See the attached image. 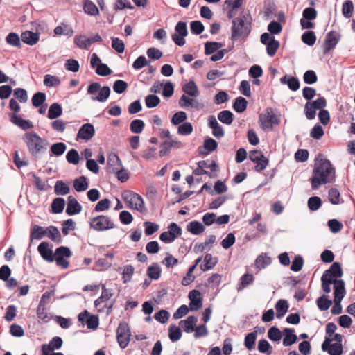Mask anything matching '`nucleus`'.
I'll use <instances>...</instances> for the list:
<instances>
[{"instance_id":"obj_4","label":"nucleus","mask_w":355,"mask_h":355,"mask_svg":"<svg viewBox=\"0 0 355 355\" xmlns=\"http://www.w3.org/2000/svg\"><path fill=\"white\" fill-rule=\"evenodd\" d=\"M122 198L128 204L130 208L136 209L141 213L145 211L144 202L140 195L128 190L123 192Z\"/></svg>"},{"instance_id":"obj_24","label":"nucleus","mask_w":355,"mask_h":355,"mask_svg":"<svg viewBox=\"0 0 355 355\" xmlns=\"http://www.w3.org/2000/svg\"><path fill=\"white\" fill-rule=\"evenodd\" d=\"M187 230L192 234L199 235L205 231V227L200 222L193 220L187 225Z\"/></svg>"},{"instance_id":"obj_10","label":"nucleus","mask_w":355,"mask_h":355,"mask_svg":"<svg viewBox=\"0 0 355 355\" xmlns=\"http://www.w3.org/2000/svg\"><path fill=\"white\" fill-rule=\"evenodd\" d=\"M175 33L172 35L173 41L179 46H183L185 44L184 37L188 34L187 23L184 21L178 22L175 27Z\"/></svg>"},{"instance_id":"obj_27","label":"nucleus","mask_w":355,"mask_h":355,"mask_svg":"<svg viewBox=\"0 0 355 355\" xmlns=\"http://www.w3.org/2000/svg\"><path fill=\"white\" fill-rule=\"evenodd\" d=\"M62 114V106L58 103H53L49 107L48 111V118L50 119H55Z\"/></svg>"},{"instance_id":"obj_6","label":"nucleus","mask_w":355,"mask_h":355,"mask_svg":"<svg viewBox=\"0 0 355 355\" xmlns=\"http://www.w3.org/2000/svg\"><path fill=\"white\" fill-rule=\"evenodd\" d=\"M327 106V100L324 96H320L313 101H307L304 105V114L309 120L315 117L317 110H322Z\"/></svg>"},{"instance_id":"obj_34","label":"nucleus","mask_w":355,"mask_h":355,"mask_svg":"<svg viewBox=\"0 0 355 355\" xmlns=\"http://www.w3.org/2000/svg\"><path fill=\"white\" fill-rule=\"evenodd\" d=\"M271 263V258L266 254L259 255L255 260V266L257 268H265Z\"/></svg>"},{"instance_id":"obj_9","label":"nucleus","mask_w":355,"mask_h":355,"mask_svg":"<svg viewBox=\"0 0 355 355\" xmlns=\"http://www.w3.org/2000/svg\"><path fill=\"white\" fill-rule=\"evenodd\" d=\"M249 159L252 162L257 164L254 169L259 173L263 171L269 163L268 159H267L263 153L259 150H251L249 153Z\"/></svg>"},{"instance_id":"obj_41","label":"nucleus","mask_w":355,"mask_h":355,"mask_svg":"<svg viewBox=\"0 0 355 355\" xmlns=\"http://www.w3.org/2000/svg\"><path fill=\"white\" fill-rule=\"evenodd\" d=\"M326 272L330 273L335 279L340 278L343 275L341 265L338 262L333 263L330 268L326 270Z\"/></svg>"},{"instance_id":"obj_25","label":"nucleus","mask_w":355,"mask_h":355,"mask_svg":"<svg viewBox=\"0 0 355 355\" xmlns=\"http://www.w3.org/2000/svg\"><path fill=\"white\" fill-rule=\"evenodd\" d=\"M46 227L44 228L42 226L35 225L31 231V240L33 239L40 240L43 237L46 236Z\"/></svg>"},{"instance_id":"obj_16","label":"nucleus","mask_w":355,"mask_h":355,"mask_svg":"<svg viewBox=\"0 0 355 355\" xmlns=\"http://www.w3.org/2000/svg\"><path fill=\"white\" fill-rule=\"evenodd\" d=\"M218 143L212 138H207L204 141V146L198 147L200 155H207L209 152H212L217 148Z\"/></svg>"},{"instance_id":"obj_61","label":"nucleus","mask_w":355,"mask_h":355,"mask_svg":"<svg viewBox=\"0 0 355 355\" xmlns=\"http://www.w3.org/2000/svg\"><path fill=\"white\" fill-rule=\"evenodd\" d=\"M268 338L275 342H279L282 338V332L276 327H272L268 331Z\"/></svg>"},{"instance_id":"obj_36","label":"nucleus","mask_w":355,"mask_h":355,"mask_svg":"<svg viewBox=\"0 0 355 355\" xmlns=\"http://www.w3.org/2000/svg\"><path fill=\"white\" fill-rule=\"evenodd\" d=\"M110 94V88L108 86L101 87L97 96H92L93 101L105 102L109 98Z\"/></svg>"},{"instance_id":"obj_2","label":"nucleus","mask_w":355,"mask_h":355,"mask_svg":"<svg viewBox=\"0 0 355 355\" xmlns=\"http://www.w3.org/2000/svg\"><path fill=\"white\" fill-rule=\"evenodd\" d=\"M23 139L26 144L29 153L35 157H38L44 153L49 144L46 139H42L35 132L25 133Z\"/></svg>"},{"instance_id":"obj_31","label":"nucleus","mask_w":355,"mask_h":355,"mask_svg":"<svg viewBox=\"0 0 355 355\" xmlns=\"http://www.w3.org/2000/svg\"><path fill=\"white\" fill-rule=\"evenodd\" d=\"M183 92L191 96L196 97L198 95V89L193 80H190L182 87Z\"/></svg>"},{"instance_id":"obj_13","label":"nucleus","mask_w":355,"mask_h":355,"mask_svg":"<svg viewBox=\"0 0 355 355\" xmlns=\"http://www.w3.org/2000/svg\"><path fill=\"white\" fill-rule=\"evenodd\" d=\"M95 134V129L92 123H85L79 129L77 133V139L88 141L91 139Z\"/></svg>"},{"instance_id":"obj_20","label":"nucleus","mask_w":355,"mask_h":355,"mask_svg":"<svg viewBox=\"0 0 355 355\" xmlns=\"http://www.w3.org/2000/svg\"><path fill=\"white\" fill-rule=\"evenodd\" d=\"M282 84H287L288 88L292 91H297L300 86V81L297 78L285 75L280 79Z\"/></svg>"},{"instance_id":"obj_56","label":"nucleus","mask_w":355,"mask_h":355,"mask_svg":"<svg viewBox=\"0 0 355 355\" xmlns=\"http://www.w3.org/2000/svg\"><path fill=\"white\" fill-rule=\"evenodd\" d=\"M32 104L35 107H39L46 101V94L44 92H38L32 97Z\"/></svg>"},{"instance_id":"obj_37","label":"nucleus","mask_w":355,"mask_h":355,"mask_svg":"<svg viewBox=\"0 0 355 355\" xmlns=\"http://www.w3.org/2000/svg\"><path fill=\"white\" fill-rule=\"evenodd\" d=\"M218 119L224 124L231 125L234 120V115L229 110H223L218 114Z\"/></svg>"},{"instance_id":"obj_57","label":"nucleus","mask_w":355,"mask_h":355,"mask_svg":"<svg viewBox=\"0 0 355 355\" xmlns=\"http://www.w3.org/2000/svg\"><path fill=\"white\" fill-rule=\"evenodd\" d=\"M67 146L65 144L62 142H58L53 144L51 146V152L53 155L55 156H60L62 155L64 151L66 150Z\"/></svg>"},{"instance_id":"obj_52","label":"nucleus","mask_w":355,"mask_h":355,"mask_svg":"<svg viewBox=\"0 0 355 355\" xmlns=\"http://www.w3.org/2000/svg\"><path fill=\"white\" fill-rule=\"evenodd\" d=\"M257 339V332L253 331L248 334L245 337L244 345L245 347L251 350L254 347L255 341Z\"/></svg>"},{"instance_id":"obj_45","label":"nucleus","mask_w":355,"mask_h":355,"mask_svg":"<svg viewBox=\"0 0 355 355\" xmlns=\"http://www.w3.org/2000/svg\"><path fill=\"white\" fill-rule=\"evenodd\" d=\"M63 341L59 336L53 337L49 344H44V349L55 350L61 348Z\"/></svg>"},{"instance_id":"obj_60","label":"nucleus","mask_w":355,"mask_h":355,"mask_svg":"<svg viewBox=\"0 0 355 355\" xmlns=\"http://www.w3.org/2000/svg\"><path fill=\"white\" fill-rule=\"evenodd\" d=\"M304 82L307 85H312L317 82L318 76L313 70L306 71L303 76Z\"/></svg>"},{"instance_id":"obj_40","label":"nucleus","mask_w":355,"mask_h":355,"mask_svg":"<svg viewBox=\"0 0 355 355\" xmlns=\"http://www.w3.org/2000/svg\"><path fill=\"white\" fill-rule=\"evenodd\" d=\"M247 105L248 101L246 99L243 97L239 96L235 99L233 104V108L236 112L241 113L246 110Z\"/></svg>"},{"instance_id":"obj_54","label":"nucleus","mask_w":355,"mask_h":355,"mask_svg":"<svg viewBox=\"0 0 355 355\" xmlns=\"http://www.w3.org/2000/svg\"><path fill=\"white\" fill-rule=\"evenodd\" d=\"M44 84L49 87H55L60 85V80L55 76L47 74L44 76Z\"/></svg>"},{"instance_id":"obj_33","label":"nucleus","mask_w":355,"mask_h":355,"mask_svg":"<svg viewBox=\"0 0 355 355\" xmlns=\"http://www.w3.org/2000/svg\"><path fill=\"white\" fill-rule=\"evenodd\" d=\"M162 270L158 263H153L147 269V275L152 279L157 280L160 277Z\"/></svg>"},{"instance_id":"obj_8","label":"nucleus","mask_w":355,"mask_h":355,"mask_svg":"<svg viewBox=\"0 0 355 355\" xmlns=\"http://www.w3.org/2000/svg\"><path fill=\"white\" fill-rule=\"evenodd\" d=\"M259 122L263 130H272L274 124H278V116L273 113L272 108H267L265 113L259 115Z\"/></svg>"},{"instance_id":"obj_50","label":"nucleus","mask_w":355,"mask_h":355,"mask_svg":"<svg viewBox=\"0 0 355 355\" xmlns=\"http://www.w3.org/2000/svg\"><path fill=\"white\" fill-rule=\"evenodd\" d=\"M317 306L320 311H327L332 304V301L329 300L324 295L318 298Z\"/></svg>"},{"instance_id":"obj_30","label":"nucleus","mask_w":355,"mask_h":355,"mask_svg":"<svg viewBox=\"0 0 355 355\" xmlns=\"http://www.w3.org/2000/svg\"><path fill=\"white\" fill-rule=\"evenodd\" d=\"M277 318H282L288 311V304L285 300H279L275 304Z\"/></svg>"},{"instance_id":"obj_32","label":"nucleus","mask_w":355,"mask_h":355,"mask_svg":"<svg viewBox=\"0 0 355 355\" xmlns=\"http://www.w3.org/2000/svg\"><path fill=\"white\" fill-rule=\"evenodd\" d=\"M102 293L101 296L94 301V306H98L103 302L107 301L112 296V293L110 290L107 289L104 284H102Z\"/></svg>"},{"instance_id":"obj_43","label":"nucleus","mask_w":355,"mask_h":355,"mask_svg":"<svg viewBox=\"0 0 355 355\" xmlns=\"http://www.w3.org/2000/svg\"><path fill=\"white\" fill-rule=\"evenodd\" d=\"M74 43L82 49H89L90 47L89 40L85 35H76L74 38Z\"/></svg>"},{"instance_id":"obj_28","label":"nucleus","mask_w":355,"mask_h":355,"mask_svg":"<svg viewBox=\"0 0 355 355\" xmlns=\"http://www.w3.org/2000/svg\"><path fill=\"white\" fill-rule=\"evenodd\" d=\"M216 241V236L210 235L204 243H198L194 246V250L196 252H203L207 248L209 250L212 247L213 243Z\"/></svg>"},{"instance_id":"obj_55","label":"nucleus","mask_w":355,"mask_h":355,"mask_svg":"<svg viewBox=\"0 0 355 355\" xmlns=\"http://www.w3.org/2000/svg\"><path fill=\"white\" fill-rule=\"evenodd\" d=\"M144 122L141 119L133 120L130 125V131L133 133H141L144 128Z\"/></svg>"},{"instance_id":"obj_3","label":"nucleus","mask_w":355,"mask_h":355,"mask_svg":"<svg viewBox=\"0 0 355 355\" xmlns=\"http://www.w3.org/2000/svg\"><path fill=\"white\" fill-rule=\"evenodd\" d=\"M245 17H237L233 19L231 40H236L238 37H246L250 33V24L245 22Z\"/></svg>"},{"instance_id":"obj_42","label":"nucleus","mask_w":355,"mask_h":355,"mask_svg":"<svg viewBox=\"0 0 355 355\" xmlns=\"http://www.w3.org/2000/svg\"><path fill=\"white\" fill-rule=\"evenodd\" d=\"M54 33L58 35H64L71 37L73 34V30L69 26L62 24L54 28Z\"/></svg>"},{"instance_id":"obj_49","label":"nucleus","mask_w":355,"mask_h":355,"mask_svg":"<svg viewBox=\"0 0 355 355\" xmlns=\"http://www.w3.org/2000/svg\"><path fill=\"white\" fill-rule=\"evenodd\" d=\"M302 41L308 46H313L316 41L315 33L312 31H307L302 35Z\"/></svg>"},{"instance_id":"obj_5","label":"nucleus","mask_w":355,"mask_h":355,"mask_svg":"<svg viewBox=\"0 0 355 355\" xmlns=\"http://www.w3.org/2000/svg\"><path fill=\"white\" fill-rule=\"evenodd\" d=\"M89 226L98 232H103L113 229L115 227L111 218L105 215H100L92 218L89 221Z\"/></svg>"},{"instance_id":"obj_21","label":"nucleus","mask_w":355,"mask_h":355,"mask_svg":"<svg viewBox=\"0 0 355 355\" xmlns=\"http://www.w3.org/2000/svg\"><path fill=\"white\" fill-rule=\"evenodd\" d=\"M198 319L194 315L189 316L186 320H181L180 325L183 327L184 331L187 333H190L195 329Z\"/></svg>"},{"instance_id":"obj_38","label":"nucleus","mask_w":355,"mask_h":355,"mask_svg":"<svg viewBox=\"0 0 355 355\" xmlns=\"http://www.w3.org/2000/svg\"><path fill=\"white\" fill-rule=\"evenodd\" d=\"M223 44L217 42H207L205 44V55H211L216 52L223 47Z\"/></svg>"},{"instance_id":"obj_53","label":"nucleus","mask_w":355,"mask_h":355,"mask_svg":"<svg viewBox=\"0 0 355 355\" xmlns=\"http://www.w3.org/2000/svg\"><path fill=\"white\" fill-rule=\"evenodd\" d=\"M307 205L311 211H317L322 205V200L320 197L312 196L309 198Z\"/></svg>"},{"instance_id":"obj_18","label":"nucleus","mask_w":355,"mask_h":355,"mask_svg":"<svg viewBox=\"0 0 355 355\" xmlns=\"http://www.w3.org/2000/svg\"><path fill=\"white\" fill-rule=\"evenodd\" d=\"M345 293V282L343 279L335 280L334 285V300L342 301Z\"/></svg>"},{"instance_id":"obj_7","label":"nucleus","mask_w":355,"mask_h":355,"mask_svg":"<svg viewBox=\"0 0 355 355\" xmlns=\"http://www.w3.org/2000/svg\"><path fill=\"white\" fill-rule=\"evenodd\" d=\"M130 338V331L126 322L122 321L119 323L116 329L117 342L121 349H125Z\"/></svg>"},{"instance_id":"obj_64","label":"nucleus","mask_w":355,"mask_h":355,"mask_svg":"<svg viewBox=\"0 0 355 355\" xmlns=\"http://www.w3.org/2000/svg\"><path fill=\"white\" fill-rule=\"evenodd\" d=\"M258 350L261 353L270 354L272 349L268 340L266 339H261L258 343Z\"/></svg>"},{"instance_id":"obj_17","label":"nucleus","mask_w":355,"mask_h":355,"mask_svg":"<svg viewBox=\"0 0 355 355\" xmlns=\"http://www.w3.org/2000/svg\"><path fill=\"white\" fill-rule=\"evenodd\" d=\"M182 146V142L177 140L166 141L161 145L159 155L161 157L166 156L168 154L171 148H181Z\"/></svg>"},{"instance_id":"obj_11","label":"nucleus","mask_w":355,"mask_h":355,"mask_svg":"<svg viewBox=\"0 0 355 355\" xmlns=\"http://www.w3.org/2000/svg\"><path fill=\"white\" fill-rule=\"evenodd\" d=\"M340 39V34L335 31L329 32L325 38L323 53L327 54L336 47Z\"/></svg>"},{"instance_id":"obj_39","label":"nucleus","mask_w":355,"mask_h":355,"mask_svg":"<svg viewBox=\"0 0 355 355\" xmlns=\"http://www.w3.org/2000/svg\"><path fill=\"white\" fill-rule=\"evenodd\" d=\"M83 10L85 12L91 16L98 15L99 13L97 6L91 1L85 0L84 2Z\"/></svg>"},{"instance_id":"obj_15","label":"nucleus","mask_w":355,"mask_h":355,"mask_svg":"<svg viewBox=\"0 0 355 355\" xmlns=\"http://www.w3.org/2000/svg\"><path fill=\"white\" fill-rule=\"evenodd\" d=\"M49 243L42 242L37 247V250L42 259L48 262H53L55 255L53 250L49 248Z\"/></svg>"},{"instance_id":"obj_48","label":"nucleus","mask_w":355,"mask_h":355,"mask_svg":"<svg viewBox=\"0 0 355 355\" xmlns=\"http://www.w3.org/2000/svg\"><path fill=\"white\" fill-rule=\"evenodd\" d=\"M354 12V4L351 0H346L343 3L342 13L345 18H350Z\"/></svg>"},{"instance_id":"obj_1","label":"nucleus","mask_w":355,"mask_h":355,"mask_svg":"<svg viewBox=\"0 0 355 355\" xmlns=\"http://www.w3.org/2000/svg\"><path fill=\"white\" fill-rule=\"evenodd\" d=\"M313 173L311 178L313 189H318L321 184L331 182L335 178V169L330 161L326 159H315Z\"/></svg>"},{"instance_id":"obj_22","label":"nucleus","mask_w":355,"mask_h":355,"mask_svg":"<svg viewBox=\"0 0 355 355\" xmlns=\"http://www.w3.org/2000/svg\"><path fill=\"white\" fill-rule=\"evenodd\" d=\"M46 236L57 243H60L62 241L61 234L55 226L51 225L46 227Z\"/></svg>"},{"instance_id":"obj_63","label":"nucleus","mask_w":355,"mask_h":355,"mask_svg":"<svg viewBox=\"0 0 355 355\" xmlns=\"http://www.w3.org/2000/svg\"><path fill=\"white\" fill-rule=\"evenodd\" d=\"M145 103L147 107L153 108L159 104L160 99L155 94H150L146 97Z\"/></svg>"},{"instance_id":"obj_29","label":"nucleus","mask_w":355,"mask_h":355,"mask_svg":"<svg viewBox=\"0 0 355 355\" xmlns=\"http://www.w3.org/2000/svg\"><path fill=\"white\" fill-rule=\"evenodd\" d=\"M89 184L87 181V178L84 175L76 178L73 181V187L78 192L85 191L87 189Z\"/></svg>"},{"instance_id":"obj_59","label":"nucleus","mask_w":355,"mask_h":355,"mask_svg":"<svg viewBox=\"0 0 355 355\" xmlns=\"http://www.w3.org/2000/svg\"><path fill=\"white\" fill-rule=\"evenodd\" d=\"M279 47V41L275 40V38H272V40L266 45V51L268 55L270 57L274 56Z\"/></svg>"},{"instance_id":"obj_26","label":"nucleus","mask_w":355,"mask_h":355,"mask_svg":"<svg viewBox=\"0 0 355 355\" xmlns=\"http://www.w3.org/2000/svg\"><path fill=\"white\" fill-rule=\"evenodd\" d=\"M54 192L58 196H65L70 192V187L62 180H58L54 186Z\"/></svg>"},{"instance_id":"obj_51","label":"nucleus","mask_w":355,"mask_h":355,"mask_svg":"<svg viewBox=\"0 0 355 355\" xmlns=\"http://www.w3.org/2000/svg\"><path fill=\"white\" fill-rule=\"evenodd\" d=\"M6 42L15 47L21 48V44L19 35L15 33H10L6 37Z\"/></svg>"},{"instance_id":"obj_62","label":"nucleus","mask_w":355,"mask_h":355,"mask_svg":"<svg viewBox=\"0 0 355 355\" xmlns=\"http://www.w3.org/2000/svg\"><path fill=\"white\" fill-rule=\"evenodd\" d=\"M66 159L69 163L76 165L79 163V154L76 149H71L68 151Z\"/></svg>"},{"instance_id":"obj_35","label":"nucleus","mask_w":355,"mask_h":355,"mask_svg":"<svg viewBox=\"0 0 355 355\" xmlns=\"http://www.w3.org/2000/svg\"><path fill=\"white\" fill-rule=\"evenodd\" d=\"M65 206V201L62 198H55L51 203L52 212L53 214H60L63 211Z\"/></svg>"},{"instance_id":"obj_23","label":"nucleus","mask_w":355,"mask_h":355,"mask_svg":"<svg viewBox=\"0 0 355 355\" xmlns=\"http://www.w3.org/2000/svg\"><path fill=\"white\" fill-rule=\"evenodd\" d=\"M205 264H201L200 266V269L202 271H207L213 268L218 262L217 257H213L211 254H206L204 257Z\"/></svg>"},{"instance_id":"obj_47","label":"nucleus","mask_w":355,"mask_h":355,"mask_svg":"<svg viewBox=\"0 0 355 355\" xmlns=\"http://www.w3.org/2000/svg\"><path fill=\"white\" fill-rule=\"evenodd\" d=\"M198 167L193 170V174L196 175H207L209 178H215L216 175H212L211 173L205 170V166H207V161L202 160L198 162Z\"/></svg>"},{"instance_id":"obj_12","label":"nucleus","mask_w":355,"mask_h":355,"mask_svg":"<svg viewBox=\"0 0 355 355\" xmlns=\"http://www.w3.org/2000/svg\"><path fill=\"white\" fill-rule=\"evenodd\" d=\"M331 338L325 337L321 346L322 350L327 352L329 355H341L343 349L342 343L331 344Z\"/></svg>"},{"instance_id":"obj_46","label":"nucleus","mask_w":355,"mask_h":355,"mask_svg":"<svg viewBox=\"0 0 355 355\" xmlns=\"http://www.w3.org/2000/svg\"><path fill=\"white\" fill-rule=\"evenodd\" d=\"M168 337L172 342L179 340L182 337L180 329L175 324L171 325L168 329Z\"/></svg>"},{"instance_id":"obj_58","label":"nucleus","mask_w":355,"mask_h":355,"mask_svg":"<svg viewBox=\"0 0 355 355\" xmlns=\"http://www.w3.org/2000/svg\"><path fill=\"white\" fill-rule=\"evenodd\" d=\"M254 276L252 274H245L243 275L240 280L241 282L239 284V287L238 288V291H240L243 288H246L248 286L252 284L254 282Z\"/></svg>"},{"instance_id":"obj_19","label":"nucleus","mask_w":355,"mask_h":355,"mask_svg":"<svg viewBox=\"0 0 355 355\" xmlns=\"http://www.w3.org/2000/svg\"><path fill=\"white\" fill-rule=\"evenodd\" d=\"M21 38L23 42L33 46L39 41L40 36L37 33L26 31L21 33Z\"/></svg>"},{"instance_id":"obj_14","label":"nucleus","mask_w":355,"mask_h":355,"mask_svg":"<svg viewBox=\"0 0 355 355\" xmlns=\"http://www.w3.org/2000/svg\"><path fill=\"white\" fill-rule=\"evenodd\" d=\"M82 211V206L78 200L72 196L67 198V206L66 213L69 216H73L80 213Z\"/></svg>"},{"instance_id":"obj_44","label":"nucleus","mask_w":355,"mask_h":355,"mask_svg":"<svg viewBox=\"0 0 355 355\" xmlns=\"http://www.w3.org/2000/svg\"><path fill=\"white\" fill-rule=\"evenodd\" d=\"M179 105L182 108L188 107H197L198 103L191 98L186 96L185 94L182 95L179 100Z\"/></svg>"}]
</instances>
